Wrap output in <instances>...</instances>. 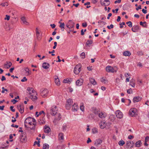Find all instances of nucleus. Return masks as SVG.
<instances>
[{"instance_id": "nucleus-45", "label": "nucleus", "mask_w": 149, "mask_h": 149, "mask_svg": "<svg viewBox=\"0 0 149 149\" xmlns=\"http://www.w3.org/2000/svg\"><path fill=\"white\" fill-rule=\"evenodd\" d=\"M2 90L1 91V93H4L5 91H6L7 92L8 91V90L7 89H5L4 87H3L2 88Z\"/></svg>"}, {"instance_id": "nucleus-53", "label": "nucleus", "mask_w": 149, "mask_h": 149, "mask_svg": "<svg viewBox=\"0 0 149 149\" xmlns=\"http://www.w3.org/2000/svg\"><path fill=\"white\" fill-rule=\"evenodd\" d=\"M94 113H95V115H98V114L99 113L98 111L97 110L95 109L94 111Z\"/></svg>"}, {"instance_id": "nucleus-37", "label": "nucleus", "mask_w": 149, "mask_h": 149, "mask_svg": "<svg viewBox=\"0 0 149 149\" xmlns=\"http://www.w3.org/2000/svg\"><path fill=\"white\" fill-rule=\"evenodd\" d=\"M92 132L93 134H95L98 132L97 129V128H94L92 130Z\"/></svg>"}, {"instance_id": "nucleus-21", "label": "nucleus", "mask_w": 149, "mask_h": 149, "mask_svg": "<svg viewBox=\"0 0 149 149\" xmlns=\"http://www.w3.org/2000/svg\"><path fill=\"white\" fill-rule=\"evenodd\" d=\"M107 115L105 113H104L102 112L98 114L99 117L101 118H103L106 117Z\"/></svg>"}, {"instance_id": "nucleus-25", "label": "nucleus", "mask_w": 149, "mask_h": 149, "mask_svg": "<svg viewBox=\"0 0 149 149\" xmlns=\"http://www.w3.org/2000/svg\"><path fill=\"white\" fill-rule=\"evenodd\" d=\"M141 140H139L138 141L136 142L135 143V146L138 147H139L141 146Z\"/></svg>"}, {"instance_id": "nucleus-56", "label": "nucleus", "mask_w": 149, "mask_h": 149, "mask_svg": "<svg viewBox=\"0 0 149 149\" xmlns=\"http://www.w3.org/2000/svg\"><path fill=\"white\" fill-rule=\"evenodd\" d=\"M69 81V80L67 79L64 80L63 82L64 83H68Z\"/></svg>"}, {"instance_id": "nucleus-30", "label": "nucleus", "mask_w": 149, "mask_h": 149, "mask_svg": "<svg viewBox=\"0 0 149 149\" xmlns=\"http://www.w3.org/2000/svg\"><path fill=\"white\" fill-rule=\"evenodd\" d=\"M30 118H31V117H29L26 118L25 120L24 123H29L30 121H31V119H30Z\"/></svg>"}, {"instance_id": "nucleus-48", "label": "nucleus", "mask_w": 149, "mask_h": 149, "mask_svg": "<svg viewBox=\"0 0 149 149\" xmlns=\"http://www.w3.org/2000/svg\"><path fill=\"white\" fill-rule=\"evenodd\" d=\"M131 144L130 141H127L126 143V145L127 146V148H129L130 146V144Z\"/></svg>"}, {"instance_id": "nucleus-42", "label": "nucleus", "mask_w": 149, "mask_h": 149, "mask_svg": "<svg viewBox=\"0 0 149 149\" xmlns=\"http://www.w3.org/2000/svg\"><path fill=\"white\" fill-rule=\"evenodd\" d=\"M115 82H116V85H118L119 83L120 79L118 78H116V79Z\"/></svg>"}, {"instance_id": "nucleus-63", "label": "nucleus", "mask_w": 149, "mask_h": 149, "mask_svg": "<svg viewBox=\"0 0 149 149\" xmlns=\"http://www.w3.org/2000/svg\"><path fill=\"white\" fill-rule=\"evenodd\" d=\"M141 6L139 5L137 8H136V10H138L139 9H141Z\"/></svg>"}, {"instance_id": "nucleus-16", "label": "nucleus", "mask_w": 149, "mask_h": 149, "mask_svg": "<svg viewBox=\"0 0 149 149\" xmlns=\"http://www.w3.org/2000/svg\"><path fill=\"white\" fill-rule=\"evenodd\" d=\"M49 66V64L48 63L44 62L42 63V67L43 68L45 69H48Z\"/></svg>"}, {"instance_id": "nucleus-62", "label": "nucleus", "mask_w": 149, "mask_h": 149, "mask_svg": "<svg viewBox=\"0 0 149 149\" xmlns=\"http://www.w3.org/2000/svg\"><path fill=\"white\" fill-rule=\"evenodd\" d=\"M149 140V137L148 136H147L146 137L145 139V141L147 142Z\"/></svg>"}, {"instance_id": "nucleus-22", "label": "nucleus", "mask_w": 149, "mask_h": 149, "mask_svg": "<svg viewBox=\"0 0 149 149\" xmlns=\"http://www.w3.org/2000/svg\"><path fill=\"white\" fill-rule=\"evenodd\" d=\"M89 81L91 84L93 85H94L97 84V82L95 81V80L93 78H90L89 79Z\"/></svg>"}, {"instance_id": "nucleus-20", "label": "nucleus", "mask_w": 149, "mask_h": 149, "mask_svg": "<svg viewBox=\"0 0 149 149\" xmlns=\"http://www.w3.org/2000/svg\"><path fill=\"white\" fill-rule=\"evenodd\" d=\"M51 131L50 128L47 126L45 125L44 129V131L45 133H48Z\"/></svg>"}, {"instance_id": "nucleus-32", "label": "nucleus", "mask_w": 149, "mask_h": 149, "mask_svg": "<svg viewBox=\"0 0 149 149\" xmlns=\"http://www.w3.org/2000/svg\"><path fill=\"white\" fill-rule=\"evenodd\" d=\"M93 43V40H88L86 43V45L87 46L89 45H91Z\"/></svg>"}, {"instance_id": "nucleus-5", "label": "nucleus", "mask_w": 149, "mask_h": 149, "mask_svg": "<svg viewBox=\"0 0 149 149\" xmlns=\"http://www.w3.org/2000/svg\"><path fill=\"white\" fill-rule=\"evenodd\" d=\"M81 67L80 64H79L75 67L74 69V72L76 74H78L81 71Z\"/></svg>"}, {"instance_id": "nucleus-40", "label": "nucleus", "mask_w": 149, "mask_h": 149, "mask_svg": "<svg viewBox=\"0 0 149 149\" xmlns=\"http://www.w3.org/2000/svg\"><path fill=\"white\" fill-rule=\"evenodd\" d=\"M126 24H128V26L130 27H131L132 26V23L130 21L126 22Z\"/></svg>"}, {"instance_id": "nucleus-52", "label": "nucleus", "mask_w": 149, "mask_h": 149, "mask_svg": "<svg viewBox=\"0 0 149 149\" xmlns=\"http://www.w3.org/2000/svg\"><path fill=\"white\" fill-rule=\"evenodd\" d=\"M6 17L5 18V19H7V20H8L10 19V17L9 15H6Z\"/></svg>"}, {"instance_id": "nucleus-23", "label": "nucleus", "mask_w": 149, "mask_h": 149, "mask_svg": "<svg viewBox=\"0 0 149 149\" xmlns=\"http://www.w3.org/2000/svg\"><path fill=\"white\" fill-rule=\"evenodd\" d=\"M123 55L125 56H130L131 55V54L130 52L128 51H125L123 52Z\"/></svg>"}, {"instance_id": "nucleus-35", "label": "nucleus", "mask_w": 149, "mask_h": 149, "mask_svg": "<svg viewBox=\"0 0 149 149\" xmlns=\"http://www.w3.org/2000/svg\"><path fill=\"white\" fill-rule=\"evenodd\" d=\"M101 81L102 82L104 83V84H107L108 83V80L102 77L101 79Z\"/></svg>"}, {"instance_id": "nucleus-54", "label": "nucleus", "mask_w": 149, "mask_h": 149, "mask_svg": "<svg viewBox=\"0 0 149 149\" xmlns=\"http://www.w3.org/2000/svg\"><path fill=\"white\" fill-rule=\"evenodd\" d=\"M25 70L26 71V73H28V74H29V70L28 68H25Z\"/></svg>"}, {"instance_id": "nucleus-15", "label": "nucleus", "mask_w": 149, "mask_h": 149, "mask_svg": "<svg viewBox=\"0 0 149 149\" xmlns=\"http://www.w3.org/2000/svg\"><path fill=\"white\" fill-rule=\"evenodd\" d=\"M106 123L103 121H101L99 123L100 127L101 129H104L106 127Z\"/></svg>"}, {"instance_id": "nucleus-36", "label": "nucleus", "mask_w": 149, "mask_h": 149, "mask_svg": "<svg viewBox=\"0 0 149 149\" xmlns=\"http://www.w3.org/2000/svg\"><path fill=\"white\" fill-rule=\"evenodd\" d=\"M36 37L37 39H39V36H40V33L39 32L38 28H36Z\"/></svg>"}, {"instance_id": "nucleus-61", "label": "nucleus", "mask_w": 149, "mask_h": 149, "mask_svg": "<svg viewBox=\"0 0 149 149\" xmlns=\"http://www.w3.org/2000/svg\"><path fill=\"white\" fill-rule=\"evenodd\" d=\"M58 121V120H57V118H55L53 120V122L55 124H56L57 123V121Z\"/></svg>"}, {"instance_id": "nucleus-4", "label": "nucleus", "mask_w": 149, "mask_h": 149, "mask_svg": "<svg viewBox=\"0 0 149 149\" xmlns=\"http://www.w3.org/2000/svg\"><path fill=\"white\" fill-rule=\"evenodd\" d=\"M20 141L22 143H25L26 141V133L25 132H23L20 135Z\"/></svg>"}, {"instance_id": "nucleus-59", "label": "nucleus", "mask_w": 149, "mask_h": 149, "mask_svg": "<svg viewBox=\"0 0 149 149\" xmlns=\"http://www.w3.org/2000/svg\"><path fill=\"white\" fill-rule=\"evenodd\" d=\"M14 108L13 106H11L10 107V110L13 112H15V109H13V108Z\"/></svg>"}, {"instance_id": "nucleus-55", "label": "nucleus", "mask_w": 149, "mask_h": 149, "mask_svg": "<svg viewBox=\"0 0 149 149\" xmlns=\"http://www.w3.org/2000/svg\"><path fill=\"white\" fill-rule=\"evenodd\" d=\"M17 100H15V99H14L11 100V102H13V104H15L17 102Z\"/></svg>"}, {"instance_id": "nucleus-31", "label": "nucleus", "mask_w": 149, "mask_h": 149, "mask_svg": "<svg viewBox=\"0 0 149 149\" xmlns=\"http://www.w3.org/2000/svg\"><path fill=\"white\" fill-rule=\"evenodd\" d=\"M125 143V141L122 140H121L118 143V144L120 146L123 145Z\"/></svg>"}, {"instance_id": "nucleus-34", "label": "nucleus", "mask_w": 149, "mask_h": 149, "mask_svg": "<svg viewBox=\"0 0 149 149\" xmlns=\"http://www.w3.org/2000/svg\"><path fill=\"white\" fill-rule=\"evenodd\" d=\"M80 109L82 111H84V107L83 103H81V105L80 107Z\"/></svg>"}, {"instance_id": "nucleus-14", "label": "nucleus", "mask_w": 149, "mask_h": 149, "mask_svg": "<svg viewBox=\"0 0 149 149\" xmlns=\"http://www.w3.org/2000/svg\"><path fill=\"white\" fill-rule=\"evenodd\" d=\"M83 82V80L81 79H78L76 81V85L77 86H81Z\"/></svg>"}, {"instance_id": "nucleus-8", "label": "nucleus", "mask_w": 149, "mask_h": 149, "mask_svg": "<svg viewBox=\"0 0 149 149\" xmlns=\"http://www.w3.org/2000/svg\"><path fill=\"white\" fill-rule=\"evenodd\" d=\"M40 92L41 95L43 97L45 98L47 96L48 93V91L47 89H45L42 91H41V90Z\"/></svg>"}, {"instance_id": "nucleus-44", "label": "nucleus", "mask_w": 149, "mask_h": 149, "mask_svg": "<svg viewBox=\"0 0 149 149\" xmlns=\"http://www.w3.org/2000/svg\"><path fill=\"white\" fill-rule=\"evenodd\" d=\"M40 141H35L34 142V144L33 145H36V144L38 145V146L40 147Z\"/></svg>"}, {"instance_id": "nucleus-29", "label": "nucleus", "mask_w": 149, "mask_h": 149, "mask_svg": "<svg viewBox=\"0 0 149 149\" xmlns=\"http://www.w3.org/2000/svg\"><path fill=\"white\" fill-rule=\"evenodd\" d=\"M49 146L48 144L45 143L43 145L42 149H49Z\"/></svg>"}, {"instance_id": "nucleus-26", "label": "nucleus", "mask_w": 149, "mask_h": 149, "mask_svg": "<svg viewBox=\"0 0 149 149\" xmlns=\"http://www.w3.org/2000/svg\"><path fill=\"white\" fill-rule=\"evenodd\" d=\"M21 19L22 20L24 24L27 25H28V23L26 21L25 18L24 17H22Z\"/></svg>"}, {"instance_id": "nucleus-43", "label": "nucleus", "mask_w": 149, "mask_h": 149, "mask_svg": "<svg viewBox=\"0 0 149 149\" xmlns=\"http://www.w3.org/2000/svg\"><path fill=\"white\" fill-rule=\"evenodd\" d=\"M80 56L81 58H82L83 59L85 58V53L84 52H82Z\"/></svg>"}, {"instance_id": "nucleus-17", "label": "nucleus", "mask_w": 149, "mask_h": 149, "mask_svg": "<svg viewBox=\"0 0 149 149\" xmlns=\"http://www.w3.org/2000/svg\"><path fill=\"white\" fill-rule=\"evenodd\" d=\"M141 97L139 96H137L134 97L133 99V102H138L141 101Z\"/></svg>"}, {"instance_id": "nucleus-49", "label": "nucleus", "mask_w": 149, "mask_h": 149, "mask_svg": "<svg viewBox=\"0 0 149 149\" xmlns=\"http://www.w3.org/2000/svg\"><path fill=\"white\" fill-rule=\"evenodd\" d=\"M137 53L139 56H142L143 55V53L141 51H139L137 52Z\"/></svg>"}, {"instance_id": "nucleus-18", "label": "nucleus", "mask_w": 149, "mask_h": 149, "mask_svg": "<svg viewBox=\"0 0 149 149\" xmlns=\"http://www.w3.org/2000/svg\"><path fill=\"white\" fill-rule=\"evenodd\" d=\"M139 29V26L138 25L134 26L132 28V31L134 32H136Z\"/></svg>"}, {"instance_id": "nucleus-28", "label": "nucleus", "mask_w": 149, "mask_h": 149, "mask_svg": "<svg viewBox=\"0 0 149 149\" xmlns=\"http://www.w3.org/2000/svg\"><path fill=\"white\" fill-rule=\"evenodd\" d=\"M55 82L56 84L58 86L60 85V82L59 81V79L58 78H55Z\"/></svg>"}, {"instance_id": "nucleus-2", "label": "nucleus", "mask_w": 149, "mask_h": 149, "mask_svg": "<svg viewBox=\"0 0 149 149\" xmlns=\"http://www.w3.org/2000/svg\"><path fill=\"white\" fill-rule=\"evenodd\" d=\"M106 70L108 72H116L117 70V68L116 67L114 68L111 66H108L106 68Z\"/></svg>"}, {"instance_id": "nucleus-39", "label": "nucleus", "mask_w": 149, "mask_h": 149, "mask_svg": "<svg viewBox=\"0 0 149 149\" xmlns=\"http://www.w3.org/2000/svg\"><path fill=\"white\" fill-rule=\"evenodd\" d=\"M130 85L132 87H134L135 86V83L133 82V80L132 79L131 80Z\"/></svg>"}, {"instance_id": "nucleus-47", "label": "nucleus", "mask_w": 149, "mask_h": 149, "mask_svg": "<svg viewBox=\"0 0 149 149\" xmlns=\"http://www.w3.org/2000/svg\"><path fill=\"white\" fill-rule=\"evenodd\" d=\"M67 126L66 125H63L62 127V129L63 131H65L67 129Z\"/></svg>"}, {"instance_id": "nucleus-11", "label": "nucleus", "mask_w": 149, "mask_h": 149, "mask_svg": "<svg viewBox=\"0 0 149 149\" xmlns=\"http://www.w3.org/2000/svg\"><path fill=\"white\" fill-rule=\"evenodd\" d=\"M116 116L117 118H121L123 117V114L119 110H117L116 112Z\"/></svg>"}, {"instance_id": "nucleus-13", "label": "nucleus", "mask_w": 149, "mask_h": 149, "mask_svg": "<svg viewBox=\"0 0 149 149\" xmlns=\"http://www.w3.org/2000/svg\"><path fill=\"white\" fill-rule=\"evenodd\" d=\"M78 109L79 107L78 105L76 103H74L72 106V111H76Z\"/></svg>"}, {"instance_id": "nucleus-51", "label": "nucleus", "mask_w": 149, "mask_h": 149, "mask_svg": "<svg viewBox=\"0 0 149 149\" xmlns=\"http://www.w3.org/2000/svg\"><path fill=\"white\" fill-rule=\"evenodd\" d=\"M127 92L128 94H130L131 93H132V89L131 88H130L127 90Z\"/></svg>"}, {"instance_id": "nucleus-1", "label": "nucleus", "mask_w": 149, "mask_h": 149, "mask_svg": "<svg viewBox=\"0 0 149 149\" xmlns=\"http://www.w3.org/2000/svg\"><path fill=\"white\" fill-rule=\"evenodd\" d=\"M27 90L28 91L27 93L31 95L30 97L31 99L33 101L36 100L37 97L36 95L34 96L33 93H36L37 95V94L35 91L33 89V88L28 87L27 88Z\"/></svg>"}, {"instance_id": "nucleus-24", "label": "nucleus", "mask_w": 149, "mask_h": 149, "mask_svg": "<svg viewBox=\"0 0 149 149\" xmlns=\"http://www.w3.org/2000/svg\"><path fill=\"white\" fill-rule=\"evenodd\" d=\"M146 22H140V24L145 28H147V25L146 24Z\"/></svg>"}, {"instance_id": "nucleus-6", "label": "nucleus", "mask_w": 149, "mask_h": 149, "mask_svg": "<svg viewBox=\"0 0 149 149\" xmlns=\"http://www.w3.org/2000/svg\"><path fill=\"white\" fill-rule=\"evenodd\" d=\"M137 110L135 108L131 109L129 112V113L130 116L133 117L136 116L137 115L136 112Z\"/></svg>"}, {"instance_id": "nucleus-41", "label": "nucleus", "mask_w": 149, "mask_h": 149, "mask_svg": "<svg viewBox=\"0 0 149 149\" xmlns=\"http://www.w3.org/2000/svg\"><path fill=\"white\" fill-rule=\"evenodd\" d=\"M0 5L3 7H4L5 6H8V4L7 2H5V3H1Z\"/></svg>"}, {"instance_id": "nucleus-33", "label": "nucleus", "mask_w": 149, "mask_h": 149, "mask_svg": "<svg viewBox=\"0 0 149 149\" xmlns=\"http://www.w3.org/2000/svg\"><path fill=\"white\" fill-rule=\"evenodd\" d=\"M68 23L70 26H72V27H74V23L71 20H69L68 21Z\"/></svg>"}, {"instance_id": "nucleus-58", "label": "nucleus", "mask_w": 149, "mask_h": 149, "mask_svg": "<svg viewBox=\"0 0 149 149\" xmlns=\"http://www.w3.org/2000/svg\"><path fill=\"white\" fill-rule=\"evenodd\" d=\"M87 25L86 23H83L82 24V26L84 27H85L87 26Z\"/></svg>"}, {"instance_id": "nucleus-12", "label": "nucleus", "mask_w": 149, "mask_h": 149, "mask_svg": "<svg viewBox=\"0 0 149 149\" xmlns=\"http://www.w3.org/2000/svg\"><path fill=\"white\" fill-rule=\"evenodd\" d=\"M102 142V141L100 139H99L95 140V144L96 146H98L101 144Z\"/></svg>"}, {"instance_id": "nucleus-9", "label": "nucleus", "mask_w": 149, "mask_h": 149, "mask_svg": "<svg viewBox=\"0 0 149 149\" xmlns=\"http://www.w3.org/2000/svg\"><path fill=\"white\" fill-rule=\"evenodd\" d=\"M101 2L102 5L105 6H108L110 3L109 0H101Z\"/></svg>"}, {"instance_id": "nucleus-27", "label": "nucleus", "mask_w": 149, "mask_h": 149, "mask_svg": "<svg viewBox=\"0 0 149 149\" xmlns=\"http://www.w3.org/2000/svg\"><path fill=\"white\" fill-rule=\"evenodd\" d=\"M59 139L61 140H63V134L62 133H60L58 134Z\"/></svg>"}, {"instance_id": "nucleus-3", "label": "nucleus", "mask_w": 149, "mask_h": 149, "mask_svg": "<svg viewBox=\"0 0 149 149\" xmlns=\"http://www.w3.org/2000/svg\"><path fill=\"white\" fill-rule=\"evenodd\" d=\"M72 103L73 101L72 99L70 98L68 99L65 105V107L66 109L68 110L70 109Z\"/></svg>"}, {"instance_id": "nucleus-46", "label": "nucleus", "mask_w": 149, "mask_h": 149, "mask_svg": "<svg viewBox=\"0 0 149 149\" xmlns=\"http://www.w3.org/2000/svg\"><path fill=\"white\" fill-rule=\"evenodd\" d=\"M57 115L58 117L57 118H57V120H60L61 118V115L60 114H58Z\"/></svg>"}, {"instance_id": "nucleus-19", "label": "nucleus", "mask_w": 149, "mask_h": 149, "mask_svg": "<svg viewBox=\"0 0 149 149\" xmlns=\"http://www.w3.org/2000/svg\"><path fill=\"white\" fill-rule=\"evenodd\" d=\"M6 63L4 64V67L8 69L12 65V63L10 62H6Z\"/></svg>"}, {"instance_id": "nucleus-60", "label": "nucleus", "mask_w": 149, "mask_h": 149, "mask_svg": "<svg viewBox=\"0 0 149 149\" xmlns=\"http://www.w3.org/2000/svg\"><path fill=\"white\" fill-rule=\"evenodd\" d=\"M11 126L12 127H15L16 128H17L19 127L18 125H15L14 124H12L11 125Z\"/></svg>"}, {"instance_id": "nucleus-57", "label": "nucleus", "mask_w": 149, "mask_h": 149, "mask_svg": "<svg viewBox=\"0 0 149 149\" xmlns=\"http://www.w3.org/2000/svg\"><path fill=\"white\" fill-rule=\"evenodd\" d=\"M30 119H31V121L32 122H33V123H34L36 124V120L34 118L31 117V118H30Z\"/></svg>"}, {"instance_id": "nucleus-50", "label": "nucleus", "mask_w": 149, "mask_h": 149, "mask_svg": "<svg viewBox=\"0 0 149 149\" xmlns=\"http://www.w3.org/2000/svg\"><path fill=\"white\" fill-rule=\"evenodd\" d=\"M27 79L26 78V77H24L23 78V79L21 80V81L22 82H24L25 81H27Z\"/></svg>"}, {"instance_id": "nucleus-7", "label": "nucleus", "mask_w": 149, "mask_h": 149, "mask_svg": "<svg viewBox=\"0 0 149 149\" xmlns=\"http://www.w3.org/2000/svg\"><path fill=\"white\" fill-rule=\"evenodd\" d=\"M56 108V107L55 106H54L51 107L50 113L52 115L54 116L56 114L58 110Z\"/></svg>"}, {"instance_id": "nucleus-64", "label": "nucleus", "mask_w": 149, "mask_h": 149, "mask_svg": "<svg viewBox=\"0 0 149 149\" xmlns=\"http://www.w3.org/2000/svg\"><path fill=\"white\" fill-rule=\"evenodd\" d=\"M142 11L143 13L144 14H146L147 13V10L144 9H143L142 10Z\"/></svg>"}, {"instance_id": "nucleus-10", "label": "nucleus", "mask_w": 149, "mask_h": 149, "mask_svg": "<svg viewBox=\"0 0 149 149\" xmlns=\"http://www.w3.org/2000/svg\"><path fill=\"white\" fill-rule=\"evenodd\" d=\"M23 103L18 105L17 106V107L19 110V111L21 113H22L24 111V107Z\"/></svg>"}, {"instance_id": "nucleus-38", "label": "nucleus", "mask_w": 149, "mask_h": 149, "mask_svg": "<svg viewBox=\"0 0 149 149\" xmlns=\"http://www.w3.org/2000/svg\"><path fill=\"white\" fill-rule=\"evenodd\" d=\"M64 26H65V24L64 23H61V24H60L59 26V27L61 28L62 29L63 28V30H62L63 31H64Z\"/></svg>"}]
</instances>
